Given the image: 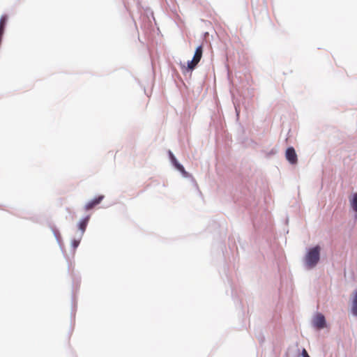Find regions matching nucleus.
Returning <instances> with one entry per match:
<instances>
[{
    "mask_svg": "<svg viewBox=\"0 0 357 357\" xmlns=\"http://www.w3.org/2000/svg\"><path fill=\"white\" fill-rule=\"evenodd\" d=\"M103 197H104L103 196H99V197L95 198L94 199L90 201L89 202H88L85 205V207H84L85 210L89 211V210L92 209L93 207H95L96 205H98V204H100L101 202Z\"/></svg>",
    "mask_w": 357,
    "mask_h": 357,
    "instance_id": "39448f33",
    "label": "nucleus"
},
{
    "mask_svg": "<svg viewBox=\"0 0 357 357\" xmlns=\"http://www.w3.org/2000/svg\"><path fill=\"white\" fill-rule=\"evenodd\" d=\"M314 325L319 329L324 328L326 325L324 316L321 314H318L314 319Z\"/></svg>",
    "mask_w": 357,
    "mask_h": 357,
    "instance_id": "20e7f679",
    "label": "nucleus"
},
{
    "mask_svg": "<svg viewBox=\"0 0 357 357\" xmlns=\"http://www.w3.org/2000/svg\"><path fill=\"white\" fill-rule=\"evenodd\" d=\"M203 54V47L202 45L197 47L192 59L188 62V70H193L200 61Z\"/></svg>",
    "mask_w": 357,
    "mask_h": 357,
    "instance_id": "f03ea898",
    "label": "nucleus"
},
{
    "mask_svg": "<svg viewBox=\"0 0 357 357\" xmlns=\"http://www.w3.org/2000/svg\"><path fill=\"white\" fill-rule=\"evenodd\" d=\"M351 311L354 315L357 316V290L355 291V295L352 301Z\"/></svg>",
    "mask_w": 357,
    "mask_h": 357,
    "instance_id": "6e6552de",
    "label": "nucleus"
},
{
    "mask_svg": "<svg viewBox=\"0 0 357 357\" xmlns=\"http://www.w3.org/2000/svg\"><path fill=\"white\" fill-rule=\"evenodd\" d=\"M302 356L303 357H310V356L308 355L307 351L305 349H303V351H302Z\"/></svg>",
    "mask_w": 357,
    "mask_h": 357,
    "instance_id": "9b49d317",
    "label": "nucleus"
},
{
    "mask_svg": "<svg viewBox=\"0 0 357 357\" xmlns=\"http://www.w3.org/2000/svg\"><path fill=\"white\" fill-rule=\"evenodd\" d=\"M81 238H82V236H80V237L79 238L73 239L72 241L71 244H72V246H73L74 250H75L78 247V245H79V243H80V241H81Z\"/></svg>",
    "mask_w": 357,
    "mask_h": 357,
    "instance_id": "9d476101",
    "label": "nucleus"
},
{
    "mask_svg": "<svg viewBox=\"0 0 357 357\" xmlns=\"http://www.w3.org/2000/svg\"><path fill=\"white\" fill-rule=\"evenodd\" d=\"M356 218H357V215H356Z\"/></svg>",
    "mask_w": 357,
    "mask_h": 357,
    "instance_id": "f8f14e48",
    "label": "nucleus"
},
{
    "mask_svg": "<svg viewBox=\"0 0 357 357\" xmlns=\"http://www.w3.org/2000/svg\"><path fill=\"white\" fill-rule=\"evenodd\" d=\"M169 156H170L172 163L176 167V168L178 170H179L181 172L185 174V171L184 167L178 162L177 160L176 159V158L174 157V155L172 154V153L171 151H169Z\"/></svg>",
    "mask_w": 357,
    "mask_h": 357,
    "instance_id": "423d86ee",
    "label": "nucleus"
},
{
    "mask_svg": "<svg viewBox=\"0 0 357 357\" xmlns=\"http://www.w3.org/2000/svg\"><path fill=\"white\" fill-rule=\"evenodd\" d=\"M286 158L291 164H296L298 161L297 155L293 147H289L286 151Z\"/></svg>",
    "mask_w": 357,
    "mask_h": 357,
    "instance_id": "7ed1b4c3",
    "label": "nucleus"
},
{
    "mask_svg": "<svg viewBox=\"0 0 357 357\" xmlns=\"http://www.w3.org/2000/svg\"><path fill=\"white\" fill-rule=\"evenodd\" d=\"M351 206L355 212H357V193H354L351 200Z\"/></svg>",
    "mask_w": 357,
    "mask_h": 357,
    "instance_id": "1a4fd4ad",
    "label": "nucleus"
},
{
    "mask_svg": "<svg viewBox=\"0 0 357 357\" xmlns=\"http://www.w3.org/2000/svg\"><path fill=\"white\" fill-rule=\"evenodd\" d=\"M89 220V216H87L84 220H82L79 224V228L82 231L81 236L83 235V234L84 233V231L86 230Z\"/></svg>",
    "mask_w": 357,
    "mask_h": 357,
    "instance_id": "0eeeda50",
    "label": "nucleus"
},
{
    "mask_svg": "<svg viewBox=\"0 0 357 357\" xmlns=\"http://www.w3.org/2000/svg\"><path fill=\"white\" fill-rule=\"evenodd\" d=\"M320 251L321 248L319 245H316L307 251L305 257V263L308 268H312L318 264L320 259Z\"/></svg>",
    "mask_w": 357,
    "mask_h": 357,
    "instance_id": "f257e3e1",
    "label": "nucleus"
}]
</instances>
